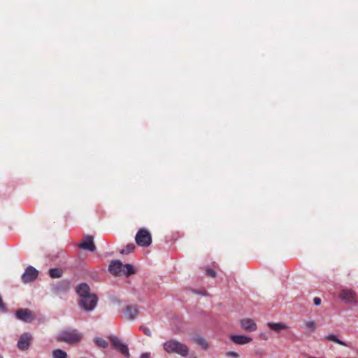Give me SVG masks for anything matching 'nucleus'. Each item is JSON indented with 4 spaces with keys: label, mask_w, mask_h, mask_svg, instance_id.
I'll list each match as a JSON object with an SVG mask.
<instances>
[{
    "label": "nucleus",
    "mask_w": 358,
    "mask_h": 358,
    "mask_svg": "<svg viewBox=\"0 0 358 358\" xmlns=\"http://www.w3.org/2000/svg\"><path fill=\"white\" fill-rule=\"evenodd\" d=\"M76 293L80 299L93 295L90 293V287L87 283H80L76 287Z\"/></svg>",
    "instance_id": "nucleus-12"
},
{
    "label": "nucleus",
    "mask_w": 358,
    "mask_h": 358,
    "mask_svg": "<svg viewBox=\"0 0 358 358\" xmlns=\"http://www.w3.org/2000/svg\"><path fill=\"white\" fill-rule=\"evenodd\" d=\"M135 241L139 246L148 247L152 243V236L148 230L141 229L136 235Z\"/></svg>",
    "instance_id": "nucleus-4"
},
{
    "label": "nucleus",
    "mask_w": 358,
    "mask_h": 358,
    "mask_svg": "<svg viewBox=\"0 0 358 358\" xmlns=\"http://www.w3.org/2000/svg\"><path fill=\"white\" fill-rule=\"evenodd\" d=\"M346 303H356V292L352 289H343L338 295Z\"/></svg>",
    "instance_id": "nucleus-6"
},
{
    "label": "nucleus",
    "mask_w": 358,
    "mask_h": 358,
    "mask_svg": "<svg viewBox=\"0 0 358 358\" xmlns=\"http://www.w3.org/2000/svg\"><path fill=\"white\" fill-rule=\"evenodd\" d=\"M83 338V334L78 330L73 329H66L61 331L57 336V341L64 342L69 344H75L79 343Z\"/></svg>",
    "instance_id": "nucleus-1"
},
{
    "label": "nucleus",
    "mask_w": 358,
    "mask_h": 358,
    "mask_svg": "<svg viewBox=\"0 0 358 358\" xmlns=\"http://www.w3.org/2000/svg\"><path fill=\"white\" fill-rule=\"evenodd\" d=\"M226 356L229 357H233V358H238L239 357V355L237 352H233V351H229V352H226Z\"/></svg>",
    "instance_id": "nucleus-27"
},
{
    "label": "nucleus",
    "mask_w": 358,
    "mask_h": 358,
    "mask_svg": "<svg viewBox=\"0 0 358 358\" xmlns=\"http://www.w3.org/2000/svg\"><path fill=\"white\" fill-rule=\"evenodd\" d=\"M15 315L17 319L29 323L34 319V314L29 309H19L17 310Z\"/></svg>",
    "instance_id": "nucleus-8"
},
{
    "label": "nucleus",
    "mask_w": 358,
    "mask_h": 358,
    "mask_svg": "<svg viewBox=\"0 0 358 358\" xmlns=\"http://www.w3.org/2000/svg\"><path fill=\"white\" fill-rule=\"evenodd\" d=\"M231 340L236 344L244 345L252 341L250 337L243 335H231L230 336Z\"/></svg>",
    "instance_id": "nucleus-15"
},
{
    "label": "nucleus",
    "mask_w": 358,
    "mask_h": 358,
    "mask_svg": "<svg viewBox=\"0 0 358 358\" xmlns=\"http://www.w3.org/2000/svg\"><path fill=\"white\" fill-rule=\"evenodd\" d=\"M98 297L96 294L79 299L78 305L86 312L92 311L97 305Z\"/></svg>",
    "instance_id": "nucleus-3"
},
{
    "label": "nucleus",
    "mask_w": 358,
    "mask_h": 358,
    "mask_svg": "<svg viewBox=\"0 0 358 358\" xmlns=\"http://www.w3.org/2000/svg\"><path fill=\"white\" fill-rule=\"evenodd\" d=\"M38 275V271L33 266H29L22 275V280L24 283L32 282L36 279Z\"/></svg>",
    "instance_id": "nucleus-7"
},
{
    "label": "nucleus",
    "mask_w": 358,
    "mask_h": 358,
    "mask_svg": "<svg viewBox=\"0 0 358 358\" xmlns=\"http://www.w3.org/2000/svg\"><path fill=\"white\" fill-rule=\"evenodd\" d=\"M313 302L315 306H319L321 304V299L318 297H315L313 299Z\"/></svg>",
    "instance_id": "nucleus-28"
},
{
    "label": "nucleus",
    "mask_w": 358,
    "mask_h": 358,
    "mask_svg": "<svg viewBox=\"0 0 358 358\" xmlns=\"http://www.w3.org/2000/svg\"><path fill=\"white\" fill-rule=\"evenodd\" d=\"M138 313V310L136 306H129L124 311V317L128 320H134L136 317Z\"/></svg>",
    "instance_id": "nucleus-14"
},
{
    "label": "nucleus",
    "mask_w": 358,
    "mask_h": 358,
    "mask_svg": "<svg viewBox=\"0 0 358 358\" xmlns=\"http://www.w3.org/2000/svg\"><path fill=\"white\" fill-rule=\"evenodd\" d=\"M0 358H3V357L1 355H0Z\"/></svg>",
    "instance_id": "nucleus-30"
},
{
    "label": "nucleus",
    "mask_w": 358,
    "mask_h": 358,
    "mask_svg": "<svg viewBox=\"0 0 358 358\" xmlns=\"http://www.w3.org/2000/svg\"><path fill=\"white\" fill-rule=\"evenodd\" d=\"M94 341L97 346L102 348H106L108 345V342L101 338L96 337L94 338Z\"/></svg>",
    "instance_id": "nucleus-23"
},
{
    "label": "nucleus",
    "mask_w": 358,
    "mask_h": 358,
    "mask_svg": "<svg viewBox=\"0 0 358 358\" xmlns=\"http://www.w3.org/2000/svg\"><path fill=\"white\" fill-rule=\"evenodd\" d=\"M267 325L271 330L276 332L288 329V326L284 323L268 322Z\"/></svg>",
    "instance_id": "nucleus-16"
},
{
    "label": "nucleus",
    "mask_w": 358,
    "mask_h": 358,
    "mask_svg": "<svg viewBox=\"0 0 358 358\" xmlns=\"http://www.w3.org/2000/svg\"><path fill=\"white\" fill-rule=\"evenodd\" d=\"M52 358H68V355L61 349H56L52 351Z\"/></svg>",
    "instance_id": "nucleus-19"
},
{
    "label": "nucleus",
    "mask_w": 358,
    "mask_h": 358,
    "mask_svg": "<svg viewBox=\"0 0 358 358\" xmlns=\"http://www.w3.org/2000/svg\"><path fill=\"white\" fill-rule=\"evenodd\" d=\"M306 329L309 331H314L317 329V324L315 321L310 320L305 322Z\"/></svg>",
    "instance_id": "nucleus-21"
},
{
    "label": "nucleus",
    "mask_w": 358,
    "mask_h": 358,
    "mask_svg": "<svg viewBox=\"0 0 358 358\" xmlns=\"http://www.w3.org/2000/svg\"><path fill=\"white\" fill-rule=\"evenodd\" d=\"M78 246L83 250H87L94 252L96 250V246L94 243V238L92 236H86L83 238Z\"/></svg>",
    "instance_id": "nucleus-9"
},
{
    "label": "nucleus",
    "mask_w": 358,
    "mask_h": 358,
    "mask_svg": "<svg viewBox=\"0 0 358 358\" xmlns=\"http://www.w3.org/2000/svg\"><path fill=\"white\" fill-rule=\"evenodd\" d=\"M140 358H150V355L148 352L143 353Z\"/></svg>",
    "instance_id": "nucleus-29"
},
{
    "label": "nucleus",
    "mask_w": 358,
    "mask_h": 358,
    "mask_svg": "<svg viewBox=\"0 0 358 358\" xmlns=\"http://www.w3.org/2000/svg\"><path fill=\"white\" fill-rule=\"evenodd\" d=\"M109 340L113 348L118 350L125 357H129L130 355L127 345L122 343L121 341L117 336H110Z\"/></svg>",
    "instance_id": "nucleus-5"
},
{
    "label": "nucleus",
    "mask_w": 358,
    "mask_h": 358,
    "mask_svg": "<svg viewBox=\"0 0 358 358\" xmlns=\"http://www.w3.org/2000/svg\"><path fill=\"white\" fill-rule=\"evenodd\" d=\"M194 342L201 347L203 350H206L208 348V344L206 342V341L201 337V336H196L194 338Z\"/></svg>",
    "instance_id": "nucleus-17"
},
{
    "label": "nucleus",
    "mask_w": 358,
    "mask_h": 358,
    "mask_svg": "<svg viewBox=\"0 0 358 358\" xmlns=\"http://www.w3.org/2000/svg\"><path fill=\"white\" fill-rule=\"evenodd\" d=\"M124 265L120 261L116 260L110 263L108 270L114 275H122Z\"/></svg>",
    "instance_id": "nucleus-11"
},
{
    "label": "nucleus",
    "mask_w": 358,
    "mask_h": 358,
    "mask_svg": "<svg viewBox=\"0 0 358 358\" xmlns=\"http://www.w3.org/2000/svg\"><path fill=\"white\" fill-rule=\"evenodd\" d=\"M326 340L335 342V343H338L339 345H341L347 346V344L345 343H344L343 341H342L340 339H338V337L334 335V334L328 335L326 337Z\"/></svg>",
    "instance_id": "nucleus-20"
},
{
    "label": "nucleus",
    "mask_w": 358,
    "mask_h": 358,
    "mask_svg": "<svg viewBox=\"0 0 358 358\" xmlns=\"http://www.w3.org/2000/svg\"><path fill=\"white\" fill-rule=\"evenodd\" d=\"M164 349L168 353H177L181 356H187L189 349L183 343L176 340H170L164 344Z\"/></svg>",
    "instance_id": "nucleus-2"
},
{
    "label": "nucleus",
    "mask_w": 358,
    "mask_h": 358,
    "mask_svg": "<svg viewBox=\"0 0 358 358\" xmlns=\"http://www.w3.org/2000/svg\"><path fill=\"white\" fill-rule=\"evenodd\" d=\"M241 327L246 331L252 332L257 330V327L255 321L250 318H245L241 320Z\"/></svg>",
    "instance_id": "nucleus-13"
},
{
    "label": "nucleus",
    "mask_w": 358,
    "mask_h": 358,
    "mask_svg": "<svg viewBox=\"0 0 358 358\" xmlns=\"http://www.w3.org/2000/svg\"><path fill=\"white\" fill-rule=\"evenodd\" d=\"M140 329L148 336H151V331L148 327H141Z\"/></svg>",
    "instance_id": "nucleus-25"
},
{
    "label": "nucleus",
    "mask_w": 358,
    "mask_h": 358,
    "mask_svg": "<svg viewBox=\"0 0 358 358\" xmlns=\"http://www.w3.org/2000/svg\"><path fill=\"white\" fill-rule=\"evenodd\" d=\"M206 274L212 278L216 277V272L210 268H206Z\"/></svg>",
    "instance_id": "nucleus-26"
},
{
    "label": "nucleus",
    "mask_w": 358,
    "mask_h": 358,
    "mask_svg": "<svg viewBox=\"0 0 358 358\" xmlns=\"http://www.w3.org/2000/svg\"><path fill=\"white\" fill-rule=\"evenodd\" d=\"M134 273V269L131 264H127L124 265V271H122V275L129 276Z\"/></svg>",
    "instance_id": "nucleus-22"
},
{
    "label": "nucleus",
    "mask_w": 358,
    "mask_h": 358,
    "mask_svg": "<svg viewBox=\"0 0 358 358\" xmlns=\"http://www.w3.org/2000/svg\"><path fill=\"white\" fill-rule=\"evenodd\" d=\"M193 358H196V357H193Z\"/></svg>",
    "instance_id": "nucleus-31"
},
{
    "label": "nucleus",
    "mask_w": 358,
    "mask_h": 358,
    "mask_svg": "<svg viewBox=\"0 0 358 358\" xmlns=\"http://www.w3.org/2000/svg\"><path fill=\"white\" fill-rule=\"evenodd\" d=\"M49 275L52 278H59L62 275V270L57 268H50Z\"/></svg>",
    "instance_id": "nucleus-18"
},
{
    "label": "nucleus",
    "mask_w": 358,
    "mask_h": 358,
    "mask_svg": "<svg viewBox=\"0 0 358 358\" xmlns=\"http://www.w3.org/2000/svg\"><path fill=\"white\" fill-rule=\"evenodd\" d=\"M31 335L29 333H24L17 342V348L21 350H28L31 344Z\"/></svg>",
    "instance_id": "nucleus-10"
},
{
    "label": "nucleus",
    "mask_w": 358,
    "mask_h": 358,
    "mask_svg": "<svg viewBox=\"0 0 358 358\" xmlns=\"http://www.w3.org/2000/svg\"><path fill=\"white\" fill-rule=\"evenodd\" d=\"M135 249V245L134 243H129L127 245L126 248L122 249L120 253L123 255H128L132 252Z\"/></svg>",
    "instance_id": "nucleus-24"
}]
</instances>
